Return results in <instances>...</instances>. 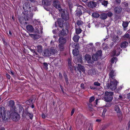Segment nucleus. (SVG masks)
<instances>
[{"label": "nucleus", "mask_w": 130, "mask_h": 130, "mask_svg": "<svg viewBox=\"0 0 130 130\" xmlns=\"http://www.w3.org/2000/svg\"><path fill=\"white\" fill-rule=\"evenodd\" d=\"M102 53V51L99 50L96 52V53L93 54L92 58L94 62L98 60L99 58H101Z\"/></svg>", "instance_id": "6"}, {"label": "nucleus", "mask_w": 130, "mask_h": 130, "mask_svg": "<svg viewBox=\"0 0 130 130\" xmlns=\"http://www.w3.org/2000/svg\"><path fill=\"white\" fill-rule=\"evenodd\" d=\"M122 50L120 49L119 45L117 44L114 47V49L112 52L113 55L118 56L120 54Z\"/></svg>", "instance_id": "7"}, {"label": "nucleus", "mask_w": 130, "mask_h": 130, "mask_svg": "<svg viewBox=\"0 0 130 130\" xmlns=\"http://www.w3.org/2000/svg\"><path fill=\"white\" fill-rule=\"evenodd\" d=\"M123 4L125 7L126 8L128 7V4L127 2H124L123 3Z\"/></svg>", "instance_id": "58"}, {"label": "nucleus", "mask_w": 130, "mask_h": 130, "mask_svg": "<svg viewBox=\"0 0 130 130\" xmlns=\"http://www.w3.org/2000/svg\"><path fill=\"white\" fill-rule=\"evenodd\" d=\"M76 23L78 26H80V25H82L83 23L81 20H78L77 21Z\"/></svg>", "instance_id": "41"}, {"label": "nucleus", "mask_w": 130, "mask_h": 130, "mask_svg": "<svg viewBox=\"0 0 130 130\" xmlns=\"http://www.w3.org/2000/svg\"><path fill=\"white\" fill-rule=\"evenodd\" d=\"M59 78L60 79L62 80L63 79V77L62 74L61 72H59Z\"/></svg>", "instance_id": "53"}, {"label": "nucleus", "mask_w": 130, "mask_h": 130, "mask_svg": "<svg viewBox=\"0 0 130 130\" xmlns=\"http://www.w3.org/2000/svg\"><path fill=\"white\" fill-rule=\"evenodd\" d=\"M2 41L4 44L6 46H7L8 45V44L5 41V40L4 39H2Z\"/></svg>", "instance_id": "57"}, {"label": "nucleus", "mask_w": 130, "mask_h": 130, "mask_svg": "<svg viewBox=\"0 0 130 130\" xmlns=\"http://www.w3.org/2000/svg\"><path fill=\"white\" fill-rule=\"evenodd\" d=\"M26 103L28 105H30L32 104V101L30 100H28L26 101Z\"/></svg>", "instance_id": "50"}, {"label": "nucleus", "mask_w": 130, "mask_h": 130, "mask_svg": "<svg viewBox=\"0 0 130 130\" xmlns=\"http://www.w3.org/2000/svg\"><path fill=\"white\" fill-rule=\"evenodd\" d=\"M82 58L81 56L79 55V56L77 58V62L80 63H83Z\"/></svg>", "instance_id": "35"}, {"label": "nucleus", "mask_w": 130, "mask_h": 130, "mask_svg": "<svg viewBox=\"0 0 130 130\" xmlns=\"http://www.w3.org/2000/svg\"><path fill=\"white\" fill-rule=\"evenodd\" d=\"M101 3L102 5H103L104 6L106 7L107 6V5L108 3V1L104 0Z\"/></svg>", "instance_id": "39"}, {"label": "nucleus", "mask_w": 130, "mask_h": 130, "mask_svg": "<svg viewBox=\"0 0 130 130\" xmlns=\"http://www.w3.org/2000/svg\"><path fill=\"white\" fill-rule=\"evenodd\" d=\"M96 70L95 69H91L88 71V75H93L96 74Z\"/></svg>", "instance_id": "17"}, {"label": "nucleus", "mask_w": 130, "mask_h": 130, "mask_svg": "<svg viewBox=\"0 0 130 130\" xmlns=\"http://www.w3.org/2000/svg\"><path fill=\"white\" fill-rule=\"evenodd\" d=\"M128 23L127 22L123 21L122 26L124 28L128 26Z\"/></svg>", "instance_id": "38"}, {"label": "nucleus", "mask_w": 130, "mask_h": 130, "mask_svg": "<svg viewBox=\"0 0 130 130\" xmlns=\"http://www.w3.org/2000/svg\"><path fill=\"white\" fill-rule=\"evenodd\" d=\"M114 45V43L113 42H112L110 45V47H112Z\"/></svg>", "instance_id": "64"}, {"label": "nucleus", "mask_w": 130, "mask_h": 130, "mask_svg": "<svg viewBox=\"0 0 130 130\" xmlns=\"http://www.w3.org/2000/svg\"><path fill=\"white\" fill-rule=\"evenodd\" d=\"M34 24H34L35 26V28L36 30V32L39 34L40 33H42V30L43 29V28L42 27H40V28H39V26H40V25H39L37 24H39L40 23V22H39L36 21H34Z\"/></svg>", "instance_id": "9"}, {"label": "nucleus", "mask_w": 130, "mask_h": 130, "mask_svg": "<svg viewBox=\"0 0 130 130\" xmlns=\"http://www.w3.org/2000/svg\"><path fill=\"white\" fill-rule=\"evenodd\" d=\"M112 40L114 42L117 43L119 42L118 36H115L113 37Z\"/></svg>", "instance_id": "24"}, {"label": "nucleus", "mask_w": 130, "mask_h": 130, "mask_svg": "<svg viewBox=\"0 0 130 130\" xmlns=\"http://www.w3.org/2000/svg\"><path fill=\"white\" fill-rule=\"evenodd\" d=\"M75 110L74 109H72L71 111V116H72L73 115V114L74 113V112Z\"/></svg>", "instance_id": "61"}, {"label": "nucleus", "mask_w": 130, "mask_h": 130, "mask_svg": "<svg viewBox=\"0 0 130 130\" xmlns=\"http://www.w3.org/2000/svg\"><path fill=\"white\" fill-rule=\"evenodd\" d=\"M8 106L11 107H13L14 105V102L13 101L10 100L9 102Z\"/></svg>", "instance_id": "32"}, {"label": "nucleus", "mask_w": 130, "mask_h": 130, "mask_svg": "<svg viewBox=\"0 0 130 130\" xmlns=\"http://www.w3.org/2000/svg\"><path fill=\"white\" fill-rule=\"evenodd\" d=\"M91 56L88 54H86L85 56V59L88 61V62L90 64H93L94 62L91 59Z\"/></svg>", "instance_id": "14"}, {"label": "nucleus", "mask_w": 130, "mask_h": 130, "mask_svg": "<svg viewBox=\"0 0 130 130\" xmlns=\"http://www.w3.org/2000/svg\"><path fill=\"white\" fill-rule=\"evenodd\" d=\"M29 107L28 106H27V108H26L25 109V111H24V112H23V113H25L26 115L27 114H28L29 112L28 111V108Z\"/></svg>", "instance_id": "55"}, {"label": "nucleus", "mask_w": 130, "mask_h": 130, "mask_svg": "<svg viewBox=\"0 0 130 130\" xmlns=\"http://www.w3.org/2000/svg\"><path fill=\"white\" fill-rule=\"evenodd\" d=\"M122 33V32L120 30H118L117 31V34L119 35H121Z\"/></svg>", "instance_id": "60"}, {"label": "nucleus", "mask_w": 130, "mask_h": 130, "mask_svg": "<svg viewBox=\"0 0 130 130\" xmlns=\"http://www.w3.org/2000/svg\"><path fill=\"white\" fill-rule=\"evenodd\" d=\"M63 75L64 79H65L66 83L67 84H68L69 83L68 78V76L66 74L65 72H64Z\"/></svg>", "instance_id": "26"}, {"label": "nucleus", "mask_w": 130, "mask_h": 130, "mask_svg": "<svg viewBox=\"0 0 130 130\" xmlns=\"http://www.w3.org/2000/svg\"><path fill=\"white\" fill-rule=\"evenodd\" d=\"M107 109L105 108L103 110V111L102 113V116L103 117H104L105 116V113L107 111Z\"/></svg>", "instance_id": "49"}, {"label": "nucleus", "mask_w": 130, "mask_h": 130, "mask_svg": "<svg viewBox=\"0 0 130 130\" xmlns=\"http://www.w3.org/2000/svg\"><path fill=\"white\" fill-rule=\"evenodd\" d=\"M28 12H26L27 14H24V15L26 16L27 20H28L29 18H32L33 16V14L31 12V10L30 11H29V14H28Z\"/></svg>", "instance_id": "20"}, {"label": "nucleus", "mask_w": 130, "mask_h": 130, "mask_svg": "<svg viewBox=\"0 0 130 130\" xmlns=\"http://www.w3.org/2000/svg\"><path fill=\"white\" fill-rule=\"evenodd\" d=\"M48 64L46 62H44L43 63V67L46 70H47L48 68Z\"/></svg>", "instance_id": "44"}, {"label": "nucleus", "mask_w": 130, "mask_h": 130, "mask_svg": "<svg viewBox=\"0 0 130 130\" xmlns=\"http://www.w3.org/2000/svg\"><path fill=\"white\" fill-rule=\"evenodd\" d=\"M96 5V3L93 1H90L88 2V5L89 7L92 8L95 7Z\"/></svg>", "instance_id": "16"}, {"label": "nucleus", "mask_w": 130, "mask_h": 130, "mask_svg": "<svg viewBox=\"0 0 130 130\" xmlns=\"http://www.w3.org/2000/svg\"><path fill=\"white\" fill-rule=\"evenodd\" d=\"M58 46L60 50H63L64 49V45L67 42L66 38L63 37H60L58 39Z\"/></svg>", "instance_id": "2"}, {"label": "nucleus", "mask_w": 130, "mask_h": 130, "mask_svg": "<svg viewBox=\"0 0 130 130\" xmlns=\"http://www.w3.org/2000/svg\"><path fill=\"white\" fill-rule=\"evenodd\" d=\"M90 88L91 89L95 90L96 89V88L94 87H93L91 86H90Z\"/></svg>", "instance_id": "63"}, {"label": "nucleus", "mask_w": 130, "mask_h": 130, "mask_svg": "<svg viewBox=\"0 0 130 130\" xmlns=\"http://www.w3.org/2000/svg\"><path fill=\"white\" fill-rule=\"evenodd\" d=\"M122 11V8L120 6H117L115 7L114 9L115 13L118 14L121 13Z\"/></svg>", "instance_id": "15"}, {"label": "nucleus", "mask_w": 130, "mask_h": 130, "mask_svg": "<svg viewBox=\"0 0 130 130\" xmlns=\"http://www.w3.org/2000/svg\"><path fill=\"white\" fill-rule=\"evenodd\" d=\"M55 52V50L52 48L45 49L43 52V55L45 57H49L52 54L54 55Z\"/></svg>", "instance_id": "4"}, {"label": "nucleus", "mask_w": 130, "mask_h": 130, "mask_svg": "<svg viewBox=\"0 0 130 130\" xmlns=\"http://www.w3.org/2000/svg\"><path fill=\"white\" fill-rule=\"evenodd\" d=\"M79 36L77 35L74 36L73 38L74 41L75 42H78L79 39Z\"/></svg>", "instance_id": "30"}, {"label": "nucleus", "mask_w": 130, "mask_h": 130, "mask_svg": "<svg viewBox=\"0 0 130 130\" xmlns=\"http://www.w3.org/2000/svg\"><path fill=\"white\" fill-rule=\"evenodd\" d=\"M68 66L71 72L73 73V68L72 64L69 65Z\"/></svg>", "instance_id": "47"}, {"label": "nucleus", "mask_w": 130, "mask_h": 130, "mask_svg": "<svg viewBox=\"0 0 130 130\" xmlns=\"http://www.w3.org/2000/svg\"><path fill=\"white\" fill-rule=\"evenodd\" d=\"M53 5L56 8L58 9L59 10L61 9L59 2L57 0L54 1L53 2Z\"/></svg>", "instance_id": "13"}, {"label": "nucleus", "mask_w": 130, "mask_h": 130, "mask_svg": "<svg viewBox=\"0 0 130 130\" xmlns=\"http://www.w3.org/2000/svg\"><path fill=\"white\" fill-rule=\"evenodd\" d=\"M73 55L75 56H76L79 53V51L78 49L75 48L72 51Z\"/></svg>", "instance_id": "29"}, {"label": "nucleus", "mask_w": 130, "mask_h": 130, "mask_svg": "<svg viewBox=\"0 0 130 130\" xmlns=\"http://www.w3.org/2000/svg\"><path fill=\"white\" fill-rule=\"evenodd\" d=\"M24 17H22L19 18V19L20 23H22L25 21L27 20L26 18L25 15H24Z\"/></svg>", "instance_id": "23"}, {"label": "nucleus", "mask_w": 130, "mask_h": 130, "mask_svg": "<svg viewBox=\"0 0 130 130\" xmlns=\"http://www.w3.org/2000/svg\"><path fill=\"white\" fill-rule=\"evenodd\" d=\"M100 17L103 20L107 18V15L106 13H103L101 14Z\"/></svg>", "instance_id": "31"}, {"label": "nucleus", "mask_w": 130, "mask_h": 130, "mask_svg": "<svg viewBox=\"0 0 130 130\" xmlns=\"http://www.w3.org/2000/svg\"><path fill=\"white\" fill-rule=\"evenodd\" d=\"M29 35L34 40L40 38V36L39 35L36 34H29Z\"/></svg>", "instance_id": "18"}, {"label": "nucleus", "mask_w": 130, "mask_h": 130, "mask_svg": "<svg viewBox=\"0 0 130 130\" xmlns=\"http://www.w3.org/2000/svg\"><path fill=\"white\" fill-rule=\"evenodd\" d=\"M92 16L94 18H98L100 16V15L98 13L94 12L92 14Z\"/></svg>", "instance_id": "36"}, {"label": "nucleus", "mask_w": 130, "mask_h": 130, "mask_svg": "<svg viewBox=\"0 0 130 130\" xmlns=\"http://www.w3.org/2000/svg\"><path fill=\"white\" fill-rule=\"evenodd\" d=\"M118 82L116 79L110 82V83H108L106 84L107 88H110L112 90H115L117 88V86Z\"/></svg>", "instance_id": "3"}, {"label": "nucleus", "mask_w": 130, "mask_h": 130, "mask_svg": "<svg viewBox=\"0 0 130 130\" xmlns=\"http://www.w3.org/2000/svg\"><path fill=\"white\" fill-rule=\"evenodd\" d=\"M130 36V35L128 33H125L124 35L122 37V38L125 39H128Z\"/></svg>", "instance_id": "37"}, {"label": "nucleus", "mask_w": 130, "mask_h": 130, "mask_svg": "<svg viewBox=\"0 0 130 130\" xmlns=\"http://www.w3.org/2000/svg\"><path fill=\"white\" fill-rule=\"evenodd\" d=\"M68 65H69L72 64L71 62V58H69L68 60Z\"/></svg>", "instance_id": "52"}, {"label": "nucleus", "mask_w": 130, "mask_h": 130, "mask_svg": "<svg viewBox=\"0 0 130 130\" xmlns=\"http://www.w3.org/2000/svg\"><path fill=\"white\" fill-rule=\"evenodd\" d=\"M117 59V58L116 57H113L111 59V62L112 63H113L115 62H116Z\"/></svg>", "instance_id": "42"}, {"label": "nucleus", "mask_w": 130, "mask_h": 130, "mask_svg": "<svg viewBox=\"0 0 130 130\" xmlns=\"http://www.w3.org/2000/svg\"><path fill=\"white\" fill-rule=\"evenodd\" d=\"M60 29H57L59 30L58 35L60 37H64L67 36L69 32V31L68 29H64V28H61Z\"/></svg>", "instance_id": "5"}, {"label": "nucleus", "mask_w": 130, "mask_h": 130, "mask_svg": "<svg viewBox=\"0 0 130 130\" xmlns=\"http://www.w3.org/2000/svg\"><path fill=\"white\" fill-rule=\"evenodd\" d=\"M30 6V3L28 2L25 3L23 5V8L24 11L22 13L23 14H26V12H28V11H30L31 7Z\"/></svg>", "instance_id": "8"}, {"label": "nucleus", "mask_w": 130, "mask_h": 130, "mask_svg": "<svg viewBox=\"0 0 130 130\" xmlns=\"http://www.w3.org/2000/svg\"><path fill=\"white\" fill-rule=\"evenodd\" d=\"M19 112H20L21 111H22L23 112L24 111V108L22 106L20 105L19 106Z\"/></svg>", "instance_id": "46"}, {"label": "nucleus", "mask_w": 130, "mask_h": 130, "mask_svg": "<svg viewBox=\"0 0 130 130\" xmlns=\"http://www.w3.org/2000/svg\"><path fill=\"white\" fill-rule=\"evenodd\" d=\"M107 15V17L108 16V17H111L113 15L112 13L111 12H109L106 13Z\"/></svg>", "instance_id": "51"}, {"label": "nucleus", "mask_w": 130, "mask_h": 130, "mask_svg": "<svg viewBox=\"0 0 130 130\" xmlns=\"http://www.w3.org/2000/svg\"><path fill=\"white\" fill-rule=\"evenodd\" d=\"M57 23L58 24V26L60 28H64L63 26V22L64 21L63 19L61 18L58 19L57 20Z\"/></svg>", "instance_id": "12"}, {"label": "nucleus", "mask_w": 130, "mask_h": 130, "mask_svg": "<svg viewBox=\"0 0 130 130\" xmlns=\"http://www.w3.org/2000/svg\"><path fill=\"white\" fill-rule=\"evenodd\" d=\"M74 63L78 65V66L76 67V68L79 73H81V71L83 72L85 71V68L83 66L78 63L77 64V62H76V63L74 62Z\"/></svg>", "instance_id": "11"}, {"label": "nucleus", "mask_w": 130, "mask_h": 130, "mask_svg": "<svg viewBox=\"0 0 130 130\" xmlns=\"http://www.w3.org/2000/svg\"><path fill=\"white\" fill-rule=\"evenodd\" d=\"M42 4L43 5H47V3L46 1L44 0H43L42 2Z\"/></svg>", "instance_id": "59"}, {"label": "nucleus", "mask_w": 130, "mask_h": 130, "mask_svg": "<svg viewBox=\"0 0 130 130\" xmlns=\"http://www.w3.org/2000/svg\"><path fill=\"white\" fill-rule=\"evenodd\" d=\"M82 14V12L81 10L78 8L75 13V15L79 17Z\"/></svg>", "instance_id": "22"}, {"label": "nucleus", "mask_w": 130, "mask_h": 130, "mask_svg": "<svg viewBox=\"0 0 130 130\" xmlns=\"http://www.w3.org/2000/svg\"><path fill=\"white\" fill-rule=\"evenodd\" d=\"M61 16L62 19H63V20H64L65 21L68 20L69 18V15L67 14H66L65 11L64 10L62 11Z\"/></svg>", "instance_id": "10"}, {"label": "nucleus", "mask_w": 130, "mask_h": 130, "mask_svg": "<svg viewBox=\"0 0 130 130\" xmlns=\"http://www.w3.org/2000/svg\"><path fill=\"white\" fill-rule=\"evenodd\" d=\"M32 11H38V10L37 9V7L36 6L32 7Z\"/></svg>", "instance_id": "56"}, {"label": "nucleus", "mask_w": 130, "mask_h": 130, "mask_svg": "<svg viewBox=\"0 0 130 130\" xmlns=\"http://www.w3.org/2000/svg\"><path fill=\"white\" fill-rule=\"evenodd\" d=\"M26 28L27 30L30 32H32L34 31V28L31 25H28L26 26Z\"/></svg>", "instance_id": "19"}, {"label": "nucleus", "mask_w": 130, "mask_h": 130, "mask_svg": "<svg viewBox=\"0 0 130 130\" xmlns=\"http://www.w3.org/2000/svg\"><path fill=\"white\" fill-rule=\"evenodd\" d=\"M26 116H29V118L32 120L33 117V114L32 113H30L29 112L28 114H27L26 115Z\"/></svg>", "instance_id": "43"}, {"label": "nucleus", "mask_w": 130, "mask_h": 130, "mask_svg": "<svg viewBox=\"0 0 130 130\" xmlns=\"http://www.w3.org/2000/svg\"><path fill=\"white\" fill-rule=\"evenodd\" d=\"M88 106L89 110L91 111H92L93 110L92 104L91 103H89L88 104Z\"/></svg>", "instance_id": "45"}, {"label": "nucleus", "mask_w": 130, "mask_h": 130, "mask_svg": "<svg viewBox=\"0 0 130 130\" xmlns=\"http://www.w3.org/2000/svg\"><path fill=\"white\" fill-rule=\"evenodd\" d=\"M95 100V98L93 96L91 97L89 99V103H91Z\"/></svg>", "instance_id": "48"}, {"label": "nucleus", "mask_w": 130, "mask_h": 130, "mask_svg": "<svg viewBox=\"0 0 130 130\" xmlns=\"http://www.w3.org/2000/svg\"><path fill=\"white\" fill-rule=\"evenodd\" d=\"M128 45V43L126 41H124L121 43L120 46L121 48H125Z\"/></svg>", "instance_id": "21"}, {"label": "nucleus", "mask_w": 130, "mask_h": 130, "mask_svg": "<svg viewBox=\"0 0 130 130\" xmlns=\"http://www.w3.org/2000/svg\"><path fill=\"white\" fill-rule=\"evenodd\" d=\"M115 110L117 113H119L121 111V110L119 108L118 106L117 105H115Z\"/></svg>", "instance_id": "34"}, {"label": "nucleus", "mask_w": 130, "mask_h": 130, "mask_svg": "<svg viewBox=\"0 0 130 130\" xmlns=\"http://www.w3.org/2000/svg\"><path fill=\"white\" fill-rule=\"evenodd\" d=\"M113 98L112 96L109 97L105 96L104 98L105 100L107 102L111 101L112 100Z\"/></svg>", "instance_id": "25"}, {"label": "nucleus", "mask_w": 130, "mask_h": 130, "mask_svg": "<svg viewBox=\"0 0 130 130\" xmlns=\"http://www.w3.org/2000/svg\"><path fill=\"white\" fill-rule=\"evenodd\" d=\"M109 75L111 78L112 79H113L114 78V77L115 75L114 71L113 70H111L110 73L109 74Z\"/></svg>", "instance_id": "27"}, {"label": "nucleus", "mask_w": 130, "mask_h": 130, "mask_svg": "<svg viewBox=\"0 0 130 130\" xmlns=\"http://www.w3.org/2000/svg\"><path fill=\"white\" fill-rule=\"evenodd\" d=\"M94 85L95 86H100L101 85V84L98 82H95L94 83Z\"/></svg>", "instance_id": "54"}, {"label": "nucleus", "mask_w": 130, "mask_h": 130, "mask_svg": "<svg viewBox=\"0 0 130 130\" xmlns=\"http://www.w3.org/2000/svg\"><path fill=\"white\" fill-rule=\"evenodd\" d=\"M80 87L81 88L83 89H85V87L84 86V84H83L82 83L81 84Z\"/></svg>", "instance_id": "62"}, {"label": "nucleus", "mask_w": 130, "mask_h": 130, "mask_svg": "<svg viewBox=\"0 0 130 130\" xmlns=\"http://www.w3.org/2000/svg\"><path fill=\"white\" fill-rule=\"evenodd\" d=\"M82 31V30L80 28L76 29V32L77 34H80L81 32Z\"/></svg>", "instance_id": "40"}, {"label": "nucleus", "mask_w": 130, "mask_h": 130, "mask_svg": "<svg viewBox=\"0 0 130 130\" xmlns=\"http://www.w3.org/2000/svg\"><path fill=\"white\" fill-rule=\"evenodd\" d=\"M2 118L4 121L8 120L10 117L13 121H17L19 120L20 116L17 113L15 112H12L10 114L9 112L8 111L5 112V109L3 107H0V118Z\"/></svg>", "instance_id": "1"}, {"label": "nucleus", "mask_w": 130, "mask_h": 130, "mask_svg": "<svg viewBox=\"0 0 130 130\" xmlns=\"http://www.w3.org/2000/svg\"><path fill=\"white\" fill-rule=\"evenodd\" d=\"M113 95V92H106L105 93V95L106 96L111 97Z\"/></svg>", "instance_id": "28"}, {"label": "nucleus", "mask_w": 130, "mask_h": 130, "mask_svg": "<svg viewBox=\"0 0 130 130\" xmlns=\"http://www.w3.org/2000/svg\"><path fill=\"white\" fill-rule=\"evenodd\" d=\"M42 51V48L41 46L38 45L37 47V52L40 53H41Z\"/></svg>", "instance_id": "33"}]
</instances>
